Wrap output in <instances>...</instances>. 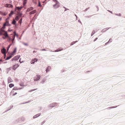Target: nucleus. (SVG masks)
Returning a JSON list of instances; mask_svg holds the SVG:
<instances>
[{
  "instance_id": "nucleus-1",
  "label": "nucleus",
  "mask_w": 125,
  "mask_h": 125,
  "mask_svg": "<svg viewBox=\"0 0 125 125\" xmlns=\"http://www.w3.org/2000/svg\"><path fill=\"white\" fill-rule=\"evenodd\" d=\"M40 76L38 75H37L34 78V80L35 81H37L39 80L40 78Z\"/></svg>"
},
{
  "instance_id": "nucleus-2",
  "label": "nucleus",
  "mask_w": 125,
  "mask_h": 125,
  "mask_svg": "<svg viewBox=\"0 0 125 125\" xmlns=\"http://www.w3.org/2000/svg\"><path fill=\"white\" fill-rule=\"evenodd\" d=\"M59 6V3L58 2H56V4L53 5V7L54 8H57Z\"/></svg>"
},
{
  "instance_id": "nucleus-3",
  "label": "nucleus",
  "mask_w": 125,
  "mask_h": 125,
  "mask_svg": "<svg viewBox=\"0 0 125 125\" xmlns=\"http://www.w3.org/2000/svg\"><path fill=\"white\" fill-rule=\"evenodd\" d=\"M5 7H8L9 8H12L13 7V6L10 4H7L5 5Z\"/></svg>"
},
{
  "instance_id": "nucleus-4",
  "label": "nucleus",
  "mask_w": 125,
  "mask_h": 125,
  "mask_svg": "<svg viewBox=\"0 0 125 125\" xmlns=\"http://www.w3.org/2000/svg\"><path fill=\"white\" fill-rule=\"evenodd\" d=\"M38 60V59H37L36 58H34L31 60V64L34 63L35 62L37 61Z\"/></svg>"
},
{
  "instance_id": "nucleus-5",
  "label": "nucleus",
  "mask_w": 125,
  "mask_h": 125,
  "mask_svg": "<svg viewBox=\"0 0 125 125\" xmlns=\"http://www.w3.org/2000/svg\"><path fill=\"white\" fill-rule=\"evenodd\" d=\"M19 66V65L18 64L14 65L12 66V68L13 70H15Z\"/></svg>"
},
{
  "instance_id": "nucleus-6",
  "label": "nucleus",
  "mask_w": 125,
  "mask_h": 125,
  "mask_svg": "<svg viewBox=\"0 0 125 125\" xmlns=\"http://www.w3.org/2000/svg\"><path fill=\"white\" fill-rule=\"evenodd\" d=\"M23 8V6H21L20 7H16L15 8V11L18 10L19 11L21 10Z\"/></svg>"
},
{
  "instance_id": "nucleus-7",
  "label": "nucleus",
  "mask_w": 125,
  "mask_h": 125,
  "mask_svg": "<svg viewBox=\"0 0 125 125\" xmlns=\"http://www.w3.org/2000/svg\"><path fill=\"white\" fill-rule=\"evenodd\" d=\"M57 103H54L50 104L51 107H53L57 106Z\"/></svg>"
},
{
  "instance_id": "nucleus-8",
  "label": "nucleus",
  "mask_w": 125,
  "mask_h": 125,
  "mask_svg": "<svg viewBox=\"0 0 125 125\" xmlns=\"http://www.w3.org/2000/svg\"><path fill=\"white\" fill-rule=\"evenodd\" d=\"M1 52L2 53L4 54V56H5L4 58H5V56H6V49L4 48H3V49H1Z\"/></svg>"
},
{
  "instance_id": "nucleus-9",
  "label": "nucleus",
  "mask_w": 125,
  "mask_h": 125,
  "mask_svg": "<svg viewBox=\"0 0 125 125\" xmlns=\"http://www.w3.org/2000/svg\"><path fill=\"white\" fill-rule=\"evenodd\" d=\"M5 31L2 28H1L0 31V35H2L5 32Z\"/></svg>"
},
{
  "instance_id": "nucleus-10",
  "label": "nucleus",
  "mask_w": 125,
  "mask_h": 125,
  "mask_svg": "<svg viewBox=\"0 0 125 125\" xmlns=\"http://www.w3.org/2000/svg\"><path fill=\"white\" fill-rule=\"evenodd\" d=\"M0 14L3 15H6L7 14V13L4 11H0Z\"/></svg>"
},
{
  "instance_id": "nucleus-11",
  "label": "nucleus",
  "mask_w": 125,
  "mask_h": 125,
  "mask_svg": "<svg viewBox=\"0 0 125 125\" xmlns=\"http://www.w3.org/2000/svg\"><path fill=\"white\" fill-rule=\"evenodd\" d=\"M14 35H13V36L12 37L13 39L11 40V41L12 42V43H13V41L14 40L15 36L16 35V33L15 32H14ZM16 36H17V35H16Z\"/></svg>"
},
{
  "instance_id": "nucleus-12",
  "label": "nucleus",
  "mask_w": 125,
  "mask_h": 125,
  "mask_svg": "<svg viewBox=\"0 0 125 125\" xmlns=\"http://www.w3.org/2000/svg\"><path fill=\"white\" fill-rule=\"evenodd\" d=\"M33 9V7H31L28 9L27 10V12H29L31 10H32Z\"/></svg>"
},
{
  "instance_id": "nucleus-13",
  "label": "nucleus",
  "mask_w": 125,
  "mask_h": 125,
  "mask_svg": "<svg viewBox=\"0 0 125 125\" xmlns=\"http://www.w3.org/2000/svg\"><path fill=\"white\" fill-rule=\"evenodd\" d=\"M36 10L32 11L29 12L30 15L34 14L36 12Z\"/></svg>"
},
{
  "instance_id": "nucleus-14",
  "label": "nucleus",
  "mask_w": 125,
  "mask_h": 125,
  "mask_svg": "<svg viewBox=\"0 0 125 125\" xmlns=\"http://www.w3.org/2000/svg\"><path fill=\"white\" fill-rule=\"evenodd\" d=\"M19 58V57L18 56H15L12 59V60L13 61L14 60H17Z\"/></svg>"
},
{
  "instance_id": "nucleus-15",
  "label": "nucleus",
  "mask_w": 125,
  "mask_h": 125,
  "mask_svg": "<svg viewBox=\"0 0 125 125\" xmlns=\"http://www.w3.org/2000/svg\"><path fill=\"white\" fill-rule=\"evenodd\" d=\"M2 35H4L5 36V38H6L8 36V35L6 31Z\"/></svg>"
},
{
  "instance_id": "nucleus-16",
  "label": "nucleus",
  "mask_w": 125,
  "mask_h": 125,
  "mask_svg": "<svg viewBox=\"0 0 125 125\" xmlns=\"http://www.w3.org/2000/svg\"><path fill=\"white\" fill-rule=\"evenodd\" d=\"M51 69V67L50 66H48L46 70V72L50 71V70Z\"/></svg>"
},
{
  "instance_id": "nucleus-17",
  "label": "nucleus",
  "mask_w": 125,
  "mask_h": 125,
  "mask_svg": "<svg viewBox=\"0 0 125 125\" xmlns=\"http://www.w3.org/2000/svg\"><path fill=\"white\" fill-rule=\"evenodd\" d=\"M9 23L8 21H6V22L4 24L3 26L4 27L6 26H8Z\"/></svg>"
},
{
  "instance_id": "nucleus-18",
  "label": "nucleus",
  "mask_w": 125,
  "mask_h": 125,
  "mask_svg": "<svg viewBox=\"0 0 125 125\" xmlns=\"http://www.w3.org/2000/svg\"><path fill=\"white\" fill-rule=\"evenodd\" d=\"M16 49L15 48L14 50L13 51V52H12L11 53V55H13L16 52Z\"/></svg>"
},
{
  "instance_id": "nucleus-19",
  "label": "nucleus",
  "mask_w": 125,
  "mask_h": 125,
  "mask_svg": "<svg viewBox=\"0 0 125 125\" xmlns=\"http://www.w3.org/2000/svg\"><path fill=\"white\" fill-rule=\"evenodd\" d=\"M13 81L12 79L10 78H9L8 79V83H10L11 82Z\"/></svg>"
},
{
  "instance_id": "nucleus-20",
  "label": "nucleus",
  "mask_w": 125,
  "mask_h": 125,
  "mask_svg": "<svg viewBox=\"0 0 125 125\" xmlns=\"http://www.w3.org/2000/svg\"><path fill=\"white\" fill-rule=\"evenodd\" d=\"M63 50L62 49L58 48L55 51V52H58L59 51H61Z\"/></svg>"
},
{
  "instance_id": "nucleus-21",
  "label": "nucleus",
  "mask_w": 125,
  "mask_h": 125,
  "mask_svg": "<svg viewBox=\"0 0 125 125\" xmlns=\"http://www.w3.org/2000/svg\"><path fill=\"white\" fill-rule=\"evenodd\" d=\"M12 55H10L6 59V60H9V59H10L12 57Z\"/></svg>"
},
{
  "instance_id": "nucleus-22",
  "label": "nucleus",
  "mask_w": 125,
  "mask_h": 125,
  "mask_svg": "<svg viewBox=\"0 0 125 125\" xmlns=\"http://www.w3.org/2000/svg\"><path fill=\"white\" fill-rule=\"evenodd\" d=\"M40 115V114H38L37 115H36L34 116L33 117L34 118H35L39 116Z\"/></svg>"
},
{
  "instance_id": "nucleus-23",
  "label": "nucleus",
  "mask_w": 125,
  "mask_h": 125,
  "mask_svg": "<svg viewBox=\"0 0 125 125\" xmlns=\"http://www.w3.org/2000/svg\"><path fill=\"white\" fill-rule=\"evenodd\" d=\"M14 86V84L12 83H10L9 85V86L10 88H11Z\"/></svg>"
},
{
  "instance_id": "nucleus-24",
  "label": "nucleus",
  "mask_w": 125,
  "mask_h": 125,
  "mask_svg": "<svg viewBox=\"0 0 125 125\" xmlns=\"http://www.w3.org/2000/svg\"><path fill=\"white\" fill-rule=\"evenodd\" d=\"M33 2L35 4H37V0H32Z\"/></svg>"
},
{
  "instance_id": "nucleus-25",
  "label": "nucleus",
  "mask_w": 125,
  "mask_h": 125,
  "mask_svg": "<svg viewBox=\"0 0 125 125\" xmlns=\"http://www.w3.org/2000/svg\"><path fill=\"white\" fill-rule=\"evenodd\" d=\"M27 0H24L23 1V4L24 6H25Z\"/></svg>"
},
{
  "instance_id": "nucleus-26",
  "label": "nucleus",
  "mask_w": 125,
  "mask_h": 125,
  "mask_svg": "<svg viewBox=\"0 0 125 125\" xmlns=\"http://www.w3.org/2000/svg\"><path fill=\"white\" fill-rule=\"evenodd\" d=\"M20 18L19 16H17L16 17L15 19L16 21H18L19 20Z\"/></svg>"
},
{
  "instance_id": "nucleus-27",
  "label": "nucleus",
  "mask_w": 125,
  "mask_h": 125,
  "mask_svg": "<svg viewBox=\"0 0 125 125\" xmlns=\"http://www.w3.org/2000/svg\"><path fill=\"white\" fill-rule=\"evenodd\" d=\"M24 62V60H22L21 59V58L19 60V62L21 63L22 62Z\"/></svg>"
},
{
  "instance_id": "nucleus-28",
  "label": "nucleus",
  "mask_w": 125,
  "mask_h": 125,
  "mask_svg": "<svg viewBox=\"0 0 125 125\" xmlns=\"http://www.w3.org/2000/svg\"><path fill=\"white\" fill-rule=\"evenodd\" d=\"M14 13V12L13 11H11L10 13L9 14V16H11Z\"/></svg>"
},
{
  "instance_id": "nucleus-29",
  "label": "nucleus",
  "mask_w": 125,
  "mask_h": 125,
  "mask_svg": "<svg viewBox=\"0 0 125 125\" xmlns=\"http://www.w3.org/2000/svg\"><path fill=\"white\" fill-rule=\"evenodd\" d=\"M38 7H41L42 6L41 4V3H40V1H39L38 2Z\"/></svg>"
},
{
  "instance_id": "nucleus-30",
  "label": "nucleus",
  "mask_w": 125,
  "mask_h": 125,
  "mask_svg": "<svg viewBox=\"0 0 125 125\" xmlns=\"http://www.w3.org/2000/svg\"><path fill=\"white\" fill-rule=\"evenodd\" d=\"M16 23V21L14 20H13L12 21V23L14 25H15Z\"/></svg>"
},
{
  "instance_id": "nucleus-31",
  "label": "nucleus",
  "mask_w": 125,
  "mask_h": 125,
  "mask_svg": "<svg viewBox=\"0 0 125 125\" xmlns=\"http://www.w3.org/2000/svg\"><path fill=\"white\" fill-rule=\"evenodd\" d=\"M22 15V13H19L18 16H19L20 17H21Z\"/></svg>"
},
{
  "instance_id": "nucleus-32",
  "label": "nucleus",
  "mask_w": 125,
  "mask_h": 125,
  "mask_svg": "<svg viewBox=\"0 0 125 125\" xmlns=\"http://www.w3.org/2000/svg\"><path fill=\"white\" fill-rule=\"evenodd\" d=\"M112 41V39H109V41L107 43H109V42H111Z\"/></svg>"
},
{
  "instance_id": "nucleus-33",
  "label": "nucleus",
  "mask_w": 125,
  "mask_h": 125,
  "mask_svg": "<svg viewBox=\"0 0 125 125\" xmlns=\"http://www.w3.org/2000/svg\"><path fill=\"white\" fill-rule=\"evenodd\" d=\"M95 33V31H93L92 32L91 34V36H92Z\"/></svg>"
},
{
  "instance_id": "nucleus-34",
  "label": "nucleus",
  "mask_w": 125,
  "mask_h": 125,
  "mask_svg": "<svg viewBox=\"0 0 125 125\" xmlns=\"http://www.w3.org/2000/svg\"><path fill=\"white\" fill-rule=\"evenodd\" d=\"M11 45H8V46L7 48V50L8 51L9 50V48H10Z\"/></svg>"
},
{
  "instance_id": "nucleus-35",
  "label": "nucleus",
  "mask_w": 125,
  "mask_h": 125,
  "mask_svg": "<svg viewBox=\"0 0 125 125\" xmlns=\"http://www.w3.org/2000/svg\"><path fill=\"white\" fill-rule=\"evenodd\" d=\"M8 39V41H10L11 40V39L10 37L9 36L7 37Z\"/></svg>"
},
{
  "instance_id": "nucleus-36",
  "label": "nucleus",
  "mask_w": 125,
  "mask_h": 125,
  "mask_svg": "<svg viewBox=\"0 0 125 125\" xmlns=\"http://www.w3.org/2000/svg\"><path fill=\"white\" fill-rule=\"evenodd\" d=\"M37 89H32L31 90H30L29 91V92H32V91H34V90H36Z\"/></svg>"
},
{
  "instance_id": "nucleus-37",
  "label": "nucleus",
  "mask_w": 125,
  "mask_h": 125,
  "mask_svg": "<svg viewBox=\"0 0 125 125\" xmlns=\"http://www.w3.org/2000/svg\"><path fill=\"white\" fill-rule=\"evenodd\" d=\"M20 85L21 86H24V85H23V84L22 83H20Z\"/></svg>"
},
{
  "instance_id": "nucleus-38",
  "label": "nucleus",
  "mask_w": 125,
  "mask_h": 125,
  "mask_svg": "<svg viewBox=\"0 0 125 125\" xmlns=\"http://www.w3.org/2000/svg\"><path fill=\"white\" fill-rule=\"evenodd\" d=\"M22 21V19L21 18L20 20L19 21V23H21V21Z\"/></svg>"
},
{
  "instance_id": "nucleus-39",
  "label": "nucleus",
  "mask_w": 125,
  "mask_h": 125,
  "mask_svg": "<svg viewBox=\"0 0 125 125\" xmlns=\"http://www.w3.org/2000/svg\"><path fill=\"white\" fill-rule=\"evenodd\" d=\"M97 39H98L97 38H96L94 40V42L95 41H96Z\"/></svg>"
},
{
  "instance_id": "nucleus-40",
  "label": "nucleus",
  "mask_w": 125,
  "mask_h": 125,
  "mask_svg": "<svg viewBox=\"0 0 125 125\" xmlns=\"http://www.w3.org/2000/svg\"><path fill=\"white\" fill-rule=\"evenodd\" d=\"M53 1H54L55 2H58L57 1V0H53Z\"/></svg>"
},
{
  "instance_id": "nucleus-41",
  "label": "nucleus",
  "mask_w": 125,
  "mask_h": 125,
  "mask_svg": "<svg viewBox=\"0 0 125 125\" xmlns=\"http://www.w3.org/2000/svg\"><path fill=\"white\" fill-rule=\"evenodd\" d=\"M24 44L26 45H27V44H26V43H24Z\"/></svg>"
},
{
  "instance_id": "nucleus-42",
  "label": "nucleus",
  "mask_w": 125,
  "mask_h": 125,
  "mask_svg": "<svg viewBox=\"0 0 125 125\" xmlns=\"http://www.w3.org/2000/svg\"><path fill=\"white\" fill-rule=\"evenodd\" d=\"M2 38L3 39H5L6 38L5 37H3Z\"/></svg>"
},
{
  "instance_id": "nucleus-43",
  "label": "nucleus",
  "mask_w": 125,
  "mask_h": 125,
  "mask_svg": "<svg viewBox=\"0 0 125 125\" xmlns=\"http://www.w3.org/2000/svg\"><path fill=\"white\" fill-rule=\"evenodd\" d=\"M42 51H45V49H43L42 50Z\"/></svg>"
},
{
  "instance_id": "nucleus-44",
  "label": "nucleus",
  "mask_w": 125,
  "mask_h": 125,
  "mask_svg": "<svg viewBox=\"0 0 125 125\" xmlns=\"http://www.w3.org/2000/svg\"><path fill=\"white\" fill-rule=\"evenodd\" d=\"M33 52L34 53V52H36L35 51H34Z\"/></svg>"
},
{
  "instance_id": "nucleus-45",
  "label": "nucleus",
  "mask_w": 125,
  "mask_h": 125,
  "mask_svg": "<svg viewBox=\"0 0 125 125\" xmlns=\"http://www.w3.org/2000/svg\"><path fill=\"white\" fill-rule=\"evenodd\" d=\"M17 93H15V94H17Z\"/></svg>"
},
{
  "instance_id": "nucleus-46",
  "label": "nucleus",
  "mask_w": 125,
  "mask_h": 125,
  "mask_svg": "<svg viewBox=\"0 0 125 125\" xmlns=\"http://www.w3.org/2000/svg\"><path fill=\"white\" fill-rule=\"evenodd\" d=\"M111 108H113V107H110Z\"/></svg>"
},
{
  "instance_id": "nucleus-47",
  "label": "nucleus",
  "mask_w": 125,
  "mask_h": 125,
  "mask_svg": "<svg viewBox=\"0 0 125 125\" xmlns=\"http://www.w3.org/2000/svg\"><path fill=\"white\" fill-rule=\"evenodd\" d=\"M2 61V60H0V61Z\"/></svg>"
},
{
  "instance_id": "nucleus-48",
  "label": "nucleus",
  "mask_w": 125,
  "mask_h": 125,
  "mask_svg": "<svg viewBox=\"0 0 125 125\" xmlns=\"http://www.w3.org/2000/svg\"><path fill=\"white\" fill-rule=\"evenodd\" d=\"M73 44H71V45H73Z\"/></svg>"
},
{
  "instance_id": "nucleus-49",
  "label": "nucleus",
  "mask_w": 125,
  "mask_h": 125,
  "mask_svg": "<svg viewBox=\"0 0 125 125\" xmlns=\"http://www.w3.org/2000/svg\"><path fill=\"white\" fill-rule=\"evenodd\" d=\"M43 3H44V2H43Z\"/></svg>"
},
{
  "instance_id": "nucleus-50",
  "label": "nucleus",
  "mask_w": 125,
  "mask_h": 125,
  "mask_svg": "<svg viewBox=\"0 0 125 125\" xmlns=\"http://www.w3.org/2000/svg\"><path fill=\"white\" fill-rule=\"evenodd\" d=\"M10 31V30H8V31Z\"/></svg>"
},
{
  "instance_id": "nucleus-51",
  "label": "nucleus",
  "mask_w": 125,
  "mask_h": 125,
  "mask_svg": "<svg viewBox=\"0 0 125 125\" xmlns=\"http://www.w3.org/2000/svg\"><path fill=\"white\" fill-rule=\"evenodd\" d=\"M10 31V30H8V31Z\"/></svg>"
}]
</instances>
